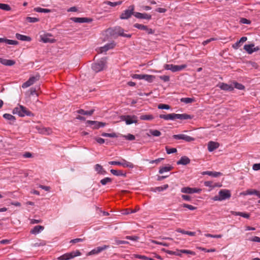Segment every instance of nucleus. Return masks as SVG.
Listing matches in <instances>:
<instances>
[{
  "label": "nucleus",
  "mask_w": 260,
  "mask_h": 260,
  "mask_svg": "<svg viewBox=\"0 0 260 260\" xmlns=\"http://www.w3.org/2000/svg\"><path fill=\"white\" fill-rule=\"evenodd\" d=\"M160 118L164 119L165 120H175L176 119H179L181 120L191 119L192 116L190 115L187 114H175L171 113L168 114H160L159 116Z\"/></svg>",
  "instance_id": "nucleus-1"
},
{
  "label": "nucleus",
  "mask_w": 260,
  "mask_h": 260,
  "mask_svg": "<svg viewBox=\"0 0 260 260\" xmlns=\"http://www.w3.org/2000/svg\"><path fill=\"white\" fill-rule=\"evenodd\" d=\"M13 114H18L20 117H24L25 116H34V114L28 110L25 107L18 105L13 110Z\"/></svg>",
  "instance_id": "nucleus-2"
},
{
  "label": "nucleus",
  "mask_w": 260,
  "mask_h": 260,
  "mask_svg": "<svg viewBox=\"0 0 260 260\" xmlns=\"http://www.w3.org/2000/svg\"><path fill=\"white\" fill-rule=\"evenodd\" d=\"M106 60L105 58H102L96 62L92 64V69L96 73L99 72L104 70L105 68Z\"/></svg>",
  "instance_id": "nucleus-3"
},
{
  "label": "nucleus",
  "mask_w": 260,
  "mask_h": 260,
  "mask_svg": "<svg viewBox=\"0 0 260 260\" xmlns=\"http://www.w3.org/2000/svg\"><path fill=\"white\" fill-rule=\"evenodd\" d=\"M231 194L230 191L226 189H222L219 191L218 196L214 197L215 201H222L230 198Z\"/></svg>",
  "instance_id": "nucleus-4"
},
{
  "label": "nucleus",
  "mask_w": 260,
  "mask_h": 260,
  "mask_svg": "<svg viewBox=\"0 0 260 260\" xmlns=\"http://www.w3.org/2000/svg\"><path fill=\"white\" fill-rule=\"evenodd\" d=\"M81 253L79 250H77L73 251L70 253H66L57 258L58 260H69L72 259L76 256H79Z\"/></svg>",
  "instance_id": "nucleus-5"
},
{
  "label": "nucleus",
  "mask_w": 260,
  "mask_h": 260,
  "mask_svg": "<svg viewBox=\"0 0 260 260\" xmlns=\"http://www.w3.org/2000/svg\"><path fill=\"white\" fill-rule=\"evenodd\" d=\"M187 67V65H174L173 64H166L164 66V68L167 70H171L173 72H176L184 70Z\"/></svg>",
  "instance_id": "nucleus-6"
},
{
  "label": "nucleus",
  "mask_w": 260,
  "mask_h": 260,
  "mask_svg": "<svg viewBox=\"0 0 260 260\" xmlns=\"http://www.w3.org/2000/svg\"><path fill=\"white\" fill-rule=\"evenodd\" d=\"M134 6H130L128 9L124 10L120 15V18L121 19H128L132 15H134Z\"/></svg>",
  "instance_id": "nucleus-7"
},
{
  "label": "nucleus",
  "mask_w": 260,
  "mask_h": 260,
  "mask_svg": "<svg viewBox=\"0 0 260 260\" xmlns=\"http://www.w3.org/2000/svg\"><path fill=\"white\" fill-rule=\"evenodd\" d=\"M40 75H37L35 76H32L29 78V79L22 84V87L23 88H27L31 85H32L35 82L38 81L40 79Z\"/></svg>",
  "instance_id": "nucleus-8"
},
{
  "label": "nucleus",
  "mask_w": 260,
  "mask_h": 260,
  "mask_svg": "<svg viewBox=\"0 0 260 260\" xmlns=\"http://www.w3.org/2000/svg\"><path fill=\"white\" fill-rule=\"evenodd\" d=\"M173 138L176 140H183L188 142L194 140V138L184 134L174 135L173 136Z\"/></svg>",
  "instance_id": "nucleus-9"
},
{
  "label": "nucleus",
  "mask_w": 260,
  "mask_h": 260,
  "mask_svg": "<svg viewBox=\"0 0 260 260\" xmlns=\"http://www.w3.org/2000/svg\"><path fill=\"white\" fill-rule=\"evenodd\" d=\"M173 138L176 140H183L188 142L194 140V138L184 134L174 135L173 136Z\"/></svg>",
  "instance_id": "nucleus-10"
},
{
  "label": "nucleus",
  "mask_w": 260,
  "mask_h": 260,
  "mask_svg": "<svg viewBox=\"0 0 260 260\" xmlns=\"http://www.w3.org/2000/svg\"><path fill=\"white\" fill-rule=\"evenodd\" d=\"M52 35L51 34H44L41 36V41L45 43H53L56 42V40L54 38H52Z\"/></svg>",
  "instance_id": "nucleus-11"
},
{
  "label": "nucleus",
  "mask_w": 260,
  "mask_h": 260,
  "mask_svg": "<svg viewBox=\"0 0 260 260\" xmlns=\"http://www.w3.org/2000/svg\"><path fill=\"white\" fill-rule=\"evenodd\" d=\"M181 191L185 193L191 194L193 193H200L201 191V189L197 188L184 187L181 188Z\"/></svg>",
  "instance_id": "nucleus-12"
},
{
  "label": "nucleus",
  "mask_w": 260,
  "mask_h": 260,
  "mask_svg": "<svg viewBox=\"0 0 260 260\" xmlns=\"http://www.w3.org/2000/svg\"><path fill=\"white\" fill-rule=\"evenodd\" d=\"M137 117L135 115L131 117L129 115L122 116L121 119L125 120L126 124H131L134 123H137V120L136 119Z\"/></svg>",
  "instance_id": "nucleus-13"
},
{
  "label": "nucleus",
  "mask_w": 260,
  "mask_h": 260,
  "mask_svg": "<svg viewBox=\"0 0 260 260\" xmlns=\"http://www.w3.org/2000/svg\"><path fill=\"white\" fill-rule=\"evenodd\" d=\"M109 247V245H103V246H99L95 248L92 249L91 251L88 252V255H93V254H97L103 250L106 249Z\"/></svg>",
  "instance_id": "nucleus-14"
},
{
  "label": "nucleus",
  "mask_w": 260,
  "mask_h": 260,
  "mask_svg": "<svg viewBox=\"0 0 260 260\" xmlns=\"http://www.w3.org/2000/svg\"><path fill=\"white\" fill-rule=\"evenodd\" d=\"M71 19L76 23H88L92 21V19L87 17H72Z\"/></svg>",
  "instance_id": "nucleus-15"
},
{
  "label": "nucleus",
  "mask_w": 260,
  "mask_h": 260,
  "mask_svg": "<svg viewBox=\"0 0 260 260\" xmlns=\"http://www.w3.org/2000/svg\"><path fill=\"white\" fill-rule=\"evenodd\" d=\"M217 86L219 87L221 90L225 91H233L234 90V87L231 85H229L224 83H219Z\"/></svg>",
  "instance_id": "nucleus-16"
},
{
  "label": "nucleus",
  "mask_w": 260,
  "mask_h": 260,
  "mask_svg": "<svg viewBox=\"0 0 260 260\" xmlns=\"http://www.w3.org/2000/svg\"><path fill=\"white\" fill-rule=\"evenodd\" d=\"M134 16L139 19H145L150 20L151 18V15L147 13H141L139 12H135Z\"/></svg>",
  "instance_id": "nucleus-17"
},
{
  "label": "nucleus",
  "mask_w": 260,
  "mask_h": 260,
  "mask_svg": "<svg viewBox=\"0 0 260 260\" xmlns=\"http://www.w3.org/2000/svg\"><path fill=\"white\" fill-rule=\"evenodd\" d=\"M219 144L217 142L210 141L208 144V149L209 151L212 152L218 148Z\"/></svg>",
  "instance_id": "nucleus-18"
},
{
  "label": "nucleus",
  "mask_w": 260,
  "mask_h": 260,
  "mask_svg": "<svg viewBox=\"0 0 260 260\" xmlns=\"http://www.w3.org/2000/svg\"><path fill=\"white\" fill-rule=\"evenodd\" d=\"M0 63L6 66H12L15 64V61L13 60L0 58Z\"/></svg>",
  "instance_id": "nucleus-19"
},
{
  "label": "nucleus",
  "mask_w": 260,
  "mask_h": 260,
  "mask_svg": "<svg viewBox=\"0 0 260 260\" xmlns=\"http://www.w3.org/2000/svg\"><path fill=\"white\" fill-rule=\"evenodd\" d=\"M190 162V159L188 157H187L186 156H184L181 157V158L180 159V160H179L177 162V165H186L189 164Z\"/></svg>",
  "instance_id": "nucleus-20"
},
{
  "label": "nucleus",
  "mask_w": 260,
  "mask_h": 260,
  "mask_svg": "<svg viewBox=\"0 0 260 260\" xmlns=\"http://www.w3.org/2000/svg\"><path fill=\"white\" fill-rule=\"evenodd\" d=\"M115 33L118 34L119 36L124 37L126 38H131L132 35L131 34H126L124 33V29L119 27L115 28Z\"/></svg>",
  "instance_id": "nucleus-21"
},
{
  "label": "nucleus",
  "mask_w": 260,
  "mask_h": 260,
  "mask_svg": "<svg viewBox=\"0 0 260 260\" xmlns=\"http://www.w3.org/2000/svg\"><path fill=\"white\" fill-rule=\"evenodd\" d=\"M115 46L114 42H112L105 45L104 46L101 48V52H106L109 49H113Z\"/></svg>",
  "instance_id": "nucleus-22"
},
{
  "label": "nucleus",
  "mask_w": 260,
  "mask_h": 260,
  "mask_svg": "<svg viewBox=\"0 0 260 260\" xmlns=\"http://www.w3.org/2000/svg\"><path fill=\"white\" fill-rule=\"evenodd\" d=\"M44 229V227L42 225H37L35 226L30 231V233L32 234L36 235L39 234L41 231Z\"/></svg>",
  "instance_id": "nucleus-23"
},
{
  "label": "nucleus",
  "mask_w": 260,
  "mask_h": 260,
  "mask_svg": "<svg viewBox=\"0 0 260 260\" xmlns=\"http://www.w3.org/2000/svg\"><path fill=\"white\" fill-rule=\"evenodd\" d=\"M0 43H6L9 45H16L18 42L15 40H9L6 38H0Z\"/></svg>",
  "instance_id": "nucleus-24"
},
{
  "label": "nucleus",
  "mask_w": 260,
  "mask_h": 260,
  "mask_svg": "<svg viewBox=\"0 0 260 260\" xmlns=\"http://www.w3.org/2000/svg\"><path fill=\"white\" fill-rule=\"evenodd\" d=\"M202 175H208L214 177H217L218 176H221L222 174L218 172L205 171L202 173Z\"/></svg>",
  "instance_id": "nucleus-25"
},
{
  "label": "nucleus",
  "mask_w": 260,
  "mask_h": 260,
  "mask_svg": "<svg viewBox=\"0 0 260 260\" xmlns=\"http://www.w3.org/2000/svg\"><path fill=\"white\" fill-rule=\"evenodd\" d=\"M16 38L19 40L23 41H30L31 38L30 37L26 36H24L23 35L19 34L18 33H17L16 34Z\"/></svg>",
  "instance_id": "nucleus-26"
},
{
  "label": "nucleus",
  "mask_w": 260,
  "mask_h": 260,
  "mask_svg": "<svg viewBox=\"0 0 260 260\" xmlns=\"http://www.w3.org/2000/svg\"><path fill=\"white\" fill-rule=\"evenodd\" d=\"M231 213L234 215H239L247 219L249 218L250 217V214L245 212L232 211Z\"/></svg>",
  "instance_id": "nucleus-27"
},
{
  "label": "nucleus",
  "mask_w": 260,
  "mask_h": 260,
  "mask_svg": "<svg viewBox=\"0 0 260 260\" xmlns=\"http://www.w3.org/2000/svg\"><path fill=\"white\" fill-rule=\"evenodd\" d=\"M247 40V37H243L241 38L240 40L239 41H237L235 44L233 45V47L235 49H237L241 45V43H244Z\"/></svg>",
  "instance_id": "nucleus-28"
},
{
  "label": "nucleus",
  "mask_w": 260,
  "mask_h": 260,
  "mask_svg": "<svg viewBox=\"0 0 260 260\" xmlns=\"http://www.w3.org/2000/svg\"><path fill=\"white\" fill-rule=\"evenodd\" d=\"M121 166L124 168H133L134 167V165L132 162L127 161L123 158L121 159Z\"/></svg>",
  "instance_id": "nucleus-29"
},
{
  "label": "nucleus",
  "mask_w": 260,
  "mask_h": 260,
  "mask_svg": "<svg viewBox=\"0 0 260 260\" xmlns=\"http://www.w3.org/2000/svg\"><path fill=\"white\" fill-rule=\"evenodd\" d=\"M94 168L95 171L99 174L105 175L107 173V172L103 169V167L99 164H96Z\"/></svg>",
  "instance_id": "nucleus-30"
},
{
  "label": "nucleus",
  "mask_w": 260,
  "mask_h": 260,
  "mask_svg": "<svg viewBox=\"0 0 260 260\" xmlns=\"http://www.w3.org/2000/svg\"><path fill=\"white\" fill-rule=\"evenodd\" d=\"M173 169V167L170 165L167 166L160 167L159 170V173L162 174L164 172H169L171 171Z\"/></svg>",
  "instance_id": "nucleus-31"
},
{
  "label": "nucleus",
  "mask_w": 260,
  "mask_h": 260,
  "mask_svg": "<svg viewBox=\"0 0 260 260\" xmlns=\"http://www.w3.org/2000/svg\"><path fill=\"white\" fill-rule=\"evenodd\" d=\"M94 111V109H91L89 111H85L83 109H79L77 111V113L82 115H91Z\"/></svg>",
  "instance_id": "nucleus-32"
},
{
  "label": "nucleus",
  "mask_w": 260,
  "mask_h": 260,
  "mask_svg": "<svg viewBox=\"0 0 260 260\" xmlns=\"http://www.w3.org/2000/svg\"><path fill=\"white\" fill-rule=\"evenodd\" d=\"M110 172L114 175L117 176H122L124 177H126V173H123L122 171L121 170H116L114 169H111L110 170Z\"/></svg>",
  "instance_id": "nucleus-33"
},
{
  "label": "nucleus",
  "mask_w": 260,
  "mask_h": 260,
  "mask_svg": "<svg viewBox=\"0 0 260 260\" xmlns=\"http://www.w3.org/2000/svg\"><path fill=\"white\" fill-rule=\"evenodd\" d=\"M254 46L253 44H251L249 45H245L244 46V49L249 54H251L253 52V47Z\"/></svg>",
  "instance_id": "nucleus-34"
},
{
  "label": "nucleus",
  "mask_w": 260,
  "mask_h": 260,
  "mask_svg": "<svg viewBox=\"0 0 260 260\" xmlns=\"http://www.w3.org/2000/svg\"><path fill=\"white\" fill-rule=\"evenodd\" d=\"M34 11L39 13H50L51 12L50 9H44L40 7L35 8L34 9Z\"/></svg>",
  "instance_id": "nucleus-35"
},
{
  "label": "nucleus",
  "mask_w": 260,
  "mask_h": 260,
  "mask_svg": "<svg viewBox=\"0 0 260 260\" xmlns=\"http://www.w3.org/2000/svg\"><path fill=\"white\" fill-rule=\"evenodd\" d=\"M87 123L88 124H98L99 126H97L99 127V128L101 127H104L106 125V123L105 122H99L97 121H91V120H88L87 121Z\"/></svg>",
  "instance_id": "nucleus-36"
},
{
  "label": "nucleus",
  "mask_w": 260,
  "mask_h": 260,
  "mask_svg": "<svg viewBox=\"0 0 260 260\" xmlns=\"http://www.w3.org/2000/svg\"><path fill=\"white\" fill-rule=\"evenodd\" d=\"M154 79H155V76L153 75H146V74L144 75L143 79L148 81L149 83L152 82Z\"/></svg>",
  "instance_id": "nucleus-37"
},
{
  "label": "nucleus",
  "mask_w": 260,
  "mask_h": 260,
  "mask_svg": "<svg viewBox=\"0 0 260 260\" xmlns=\"http://www.w3.org/2000/svg\"><path fill=\"white\" fill-rule=\"evenodd\" d=\"M3 117L6 119H7L8 120L12 121L13 122H15L16 120L15 117L14 116H13L12 115L10 114H7V113L4 114L3 115Z\"/></svg>",
  "instance_id": "nucleus-38"
},
{
  "label": "nucleus",
  "mask_w": 260,
  "mask_h": 260,
  "mask_svg": "<svg viewBox=\"0 0 260 260\" xmlns=\"http://www.w3.org/2000/svg\"><path fill=\"white\" fill-rule=\"evenodd\" d=\"M232 85L233 86L234 88H236L239 90H243L245 88V86L243 84L239 83L236 81L233 82Z\"/></svg>",
  "instance_id": "nucleus-39"
},
{
  "label": "nucleus",
  "mask_w": 260,
  "mask_h": 260,
  "mask_svg": "<svg viewBox=\"0 0 260 260\" xmlns=\"http://www.w3.org/2000/svg\"><path fill=\"white\" fill-rule=\"evenodd\" d=\"M154 118L153 115H142L140 116V119L142 120H151Z\"/></svg>",
  "instance_id": "nucleus-40"
},
{
  "label": "nucleus",
  "mask_w": 260,
  "mask_h": 260,
  "mask_svg": "<svg viewBox=\"0 0 260 260\" xmlns=\"http://www.w3.org/2000/svg\"><path fill=\"white\" fill-rule=\"evenodd\" d=\"M166 252L170 255H174L176 256H181L182 254L180 253V250L177 249L176 251H173L169 250H166Z\"/></svg>",
  "instance_id": "nucleus-41"
},
{
  "label": "nucleus",
  "mask_w": 260,
  "mask_h": 260,
  "mask_svg": "<svg viewBox=\"0 0 260 260\" xmlns=\"http://www.w3.org/2000/svg\"><path fill=\"white\" fill-rule=\"evenodd\" d=\"M180 101L181 102L185 104H189L193 102L194 101V99L190 98H183L181 99Z\"/></svg>",
  "instance_id": "nucleus-42"
},
{
  "label": "nucleus",
  "mask_w": 260,
  "mask_h": 260,
  "mask_svg": "<svg viewBox=\"0 0 260 260\" xmlns=\"http://www.w3.org/2000/svg\"><path fill=\"white\" fill-rule=\"evenodd\" d=\"M112 181V179L109 177H106L100 181L101 183L103 185H105L108 183H111Z\"/></svg>",
  "instance_id": "nucleus-43"
},
{
  "label": "nucleus",
  "mask_w": 260,
  "mask_h": 260,
  "mask_svg": "<svg viewBox=\"0 0 260 260\" xmlns=\"http://www.w3.org/2000/svg\"><path fill=\"white\" fill-rule=\"evenodd\" d=\"M149 133L151 135L155 137H159L161 135L160 132L156 129H150Z\"/></svg>",
  "instance_id": "nucleus-44"
},
{
  "label": "nucleus",
  "mask_w": 260,
  "mask_h": 260,
  "mask_svg": "<svg viewBox=\"0 0 260 260\" xmlns=\"http://www.w3.org/2000/svg\"><path fill=\"white\" fill-rule=\"evenodd\" d=\"M169 187V186L168 184H165L161 186H159V187H155L154 189V191H162L166 189H167Z\"/></svg>",
  "instance_id": "nucleus-45"
},
{
  "label": "nucleus",
  "mask_w": 260,
  "mask_h": 260,
  "mask_svg": "<svg viewBox=\"0 0 260 260\" xmlns=\"http://www.w3.org/2000/svg\"><path fill=\"white\" fill-rule=\"evenodd\" d=\"M0 9L5 11H10L11 9L10 6L9 5L1 3H0Z\"/></svg>",
  "instance_id": "nucleus-46"
},
{
  "label": "nucleus",
  "mask_w": 260,
  "mask_h": 260,
  "mask_svg": "<svg viewBox=\"0 0 260 260\" xmlns=\"http://www.w3.org/2000/svg\"><path fill=\"white\" fill-rule=\"evenodd\" d=\"M134 256L135 258L142 259H144V260H154V259H153L152 258L148 257L144 255L135 254Z\"/></svg>",
  "instance_id": "nucleus-47"
},
{
  "label": "nucleus",
  "mask_w": 260,
  "mask_h": 260,
  "mask_svg": "<svg viewBox=\"0 0 260 260\" xmlns=\"http://www.w3.org/2000/svg\"><path fill=\"white\" fill-rule=\"evenodd\" d=\"M26 20L30 23H35L39 21L40 19L36 17H27Z\"/></svg>",
  "instance_id": "nucleus-48"
},
{
  "label": "nucleus",
  "mask_w": 260,
  "mask_h": 260,
  "mask_svg": "<svg viewBox=\"0 0 260 260\" xmlns=\"http://www.w3.org/2000/svg\"><path fill=\"white\" fill-rule=\"evenodd\" d=\"M103 137H108L110 138H116L117 137V135L115 133H103L101 135Z\"/></svg>",
  "instance_id": "nucleus-49"
},
{
  "label": "nucleus",
  "mask_w": 260,
  "mask_h": 260,
  "mask_svg": "<svg viewBox=\"0 0 260 260\" xmlns=\"http://www.w3.org/2000/svg\"><path fill=\"white\" fill-rule=\"evenodd\" d=\"M180 253H185V254H188L194 255L196 254V253L194 251H191L190 250H186V249H181L180 250Z\"/></svg>",
  "instance_id": "nucleus-50"
},
{
  "label": "nucleus",
  "mask_w": 260,
  "mask_h": 260,
  "mask_svg": "<svg viewBox=\"0 0 260 260\" xmlns=\"http://www.w3.org/2000/svg\"><path fill=\"white\" fill-rule=\"evenodd\" d=\"M170 106L169 105L160 104L158 105V108L159 109H166L169 110L170 109Z\"/></svg>",
  "instance_id": "nucleus-51"
},
{
  "label": "nucleus",
  "mask_w": 260,
  "mask_h": 260,
  "mask_svg": "<svg viewBox=\"0 0 260 260\" xmlns=\"http://www.w3.org/2000/svg\"><path fill=\"white\" fill-rule=\"evenodd\" d=\"M134 26L135 28H137L139 29L143 30H144L145 29V28H146V25H144L139 24V23H135L134 25Z\"/></svg>",
  "instance_id": "nucleus-52"
},
{
  "label": "nucleus",
  "mask_w": 260,
  "mask_h": 260,
  "mask_svg": "<svg viewBox=\"0 0 260 260\" xmlns=\"http://www.w3.org/2000/svg\"><path fill=\"white\" fill-rule=\"evenodd\" d=\"M246 192H247V194H254V195L258 196V194L259 191H258L255 189H249V190H247L246 191Z\"/></svg>",
  "instance_id": "nucleus-53"
},
{
  "label": "nucleus",
  "mask_w": 260,
  "mask_h": 260,
  "mask_svg": "<svg viewBox=\"0 0 260 260\" xmlns=\"http://www.w3.org/2000/svg\"><path fill=\"white\" fill-rule=\"evenodd\" d=\"M166 150L167 153L168 154L173 153H175L177 152L176 148H170L167 146L166 147Z\"/></svg>",
  "instance_id": "nucleus-54"
},
{
  "label": "nucleus",
  "mask_w": 260,
  "mask_h": 260,
  "mask_svg": "<svg viewBox=\"0 0 260 260\" xmlns=\"http://www.w3.org/2000/svg\"><path fill=\"white\" fill-rule=\"evenodd\" d=\"M85 240V238H76L72 239L70 241V243L75 244L78 242H81Z\"/></svg>",
  "instance_id": "nucleus-55"
},
{
  "label": "nucleus",
  "mask_w": 260,
  "mask_h": 260,
  "mask_svg": "<svg viewBox=\"0 0 260 260\" xmlns=\"http://www.w3.org/2000/svg\"><path fill=\"white\" fill-rule=\"evenodd\" d=\"M144 75V74H133L132 77L134 79L141 80L143 79Z\"/></svg>",
  "instance_id": "nucleus-56"
},
{
  "label": "nucleus",
  "mask_w": 260,
  "mask_h": 260,
  "mask_svg": "<svg viewBox=\"0 0 260 260\" xmlns=\"http://www.w3.org/2000/svg\"><path fill=\"white\" fill-rule=\"evenodd\" d=\"M182 206L184 208H186L190 210H194L197 209L196 207H194L191 205H188L187 204H183L182 205Z\"/></svg>",
  "instance_id": "nucleus-57"
},
{
  "label": "nucleus",
  "mask_w": 260,
  "mask_h": 260,
  "mask_svg": "<svg viewBox=\"0 0 260 260\" xmlns=\"http://www.w3.org/2000/svg\"><path fill=\"white\" fill-rule=\"evenodd\" d=\"M125 239L127 240H130L136 241L139 239V237L136 236H127L125 237Z\"/></svg>",
  "instance_id": "nucleus-58"
},
{
  "label": "nucleus",
  "mask_w": 260,
  "mask_h": 260,
  "mask_svg": "<svg viewBox=\"0 0 260 260\" xmlns=\"http://www.w3.org/2000/svg\"><path fill=\"white\" fill-rule=\"evenodd\" d=\"M124 137L128 140L132 141L135 139V136L132 134H128L127 135L124 136Z\"/></svg>",
  "instance_id": "nucleus-59"
},
{
  "label": "nucleus",
  "mask_w": 260,
  "mask_h": 260,
  "mask_svg": "<svg viewBox=\"0 0 260 260\" xmlns=\"http://www.w3.org/2000/svg\"><path fill=\"white\" fill-rule=\"evenodd\" d=\"M240 22L243 24H250L251 21L246 18H242L240 19Z\"/></svg>",
  "instance_id": "nucleus-60"
},
{
  "label": "nucleus",
  "mask_w": 260,
  "mask_h": 260,
  "mask_svg": "<svg viewBox=\"0 0 260 260\" xmlns=\"http://www.w3.org/2000/svg\"><path fill=\"white\" fill-rule=\"evenodd\" d=\"M205 236L207 237H212V238H220L222 237L221 235H212L210 234H205Z\"/></svg>",
  "instance_id": "nucleus-61"
},
{
  "label": "nucleus",
  "mask_w": 260,
  "mask_h": 260,
  "mask_svg": "<svg viewBox=\"0 0 260 260\" xmlns=\"http://www.w3.org/2000/svg\"><path fill=\"white\" fill-rule=\"evenodd\" d=\"M159 78L163 80L164 82H168L170 80V77L169 76H159Z\"/></svg>",
  "instance_id": "nucleus-62"
},
{
  "label": "nucleus",
  "mask_w": 260,
  "mask_h": 260,
  "mask_svg": "<svg viewBox=\"0 0 260 260\" xmlns=\"http://www.w3.org/2000/svg\"><path fill=\"white\" fill-rule=\"evenodd\" d=\"M250 241L260 242V238L257 236H254L249 239Z\"/></svg>",
  "instance_id": "nucleus-63"
},
{
  "label": "nucleus",
  "mask_w": 260,
  "mask_h": 260,
  "mask_svg": "<svg viewBox=\"0 0 260 260\" xmlns=\"http://www.w3.org/2000/svg\"><path fill=\"white\" fill-rule=\"evenodd\" d=\"M252 169L254 171H257L260 170V163L259 164H254L252 166Z\"/></svg>",
  "instance_id": "nucleus-64"
}]
</instances>
